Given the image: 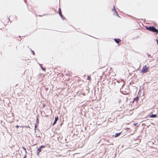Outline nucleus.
Listing matches in <instances>:
<instances>
[{
    "mask_svg": "<svg viewBox=\"0 0 158 158\" xmlns=\"http://www.w3.org/2000/svg\"><path fill=\"white\" fill-rule=\"evenodd\" d=\"M146 28L147 29L152 31L153 32H156V34L158 33V30L156 29L154 27H146Z\"/></svg>",
    "mask_w": 158,
    "mask_h": 158,
    "instance_id": "nucleus-1",
    "label": "nucleus"
},
{
    "mask_svg": "<svg viewBox=\"0 0 158 158\" xmlns=\"http://www.w3.org/2000/svg\"><path fill=\"white\" fill-rule=\"evenodd\" d=\"M148 67H147L146 65L144 66L141 71V72L143 73H145L148 72Z\"/></svg>",
    "mask_w": 158,
    "mask_h": 158,
    "instance_id": "nucleus-2",
    "label": "nucleus"
},
{
    "mask_svg": "<svg viewBox=\"0 0 158 158\" xmlns=\"http://www.w3.org/2000/svg\"><path fill=\"white\" fill-rule=\"evenodd\" d=\"M38 116L39 115H38L37 116H36V123L34 126V130L35 132L36 131V128L38 127L39 124V119H38Z\"/></svg>",
    "mask_w": 158,
    "mask_h": 158,
    "instance_id": "nucleus-3",
    "label": "nucleus"
},
{
    "mask_svg": "<svg viewBox=\"0 0 158 158\" xmlns=\"http://www.w3.org/2000/svg\"><path fill=\"white\" fill-rule=\"evenodd\" d=\"M112 11L114 12L115 15H116L118 16H119V15L115 9L114 6H113V8L112 9Z\"/></svg>",
    "mask_w": 158,
    "mask_h": 158,
    "instance_id": "nucleus-4",
    "label": "nucleus"
},
{
    "mask_svg": "<svg viewBox=\"0 0 158 158\" xmlns=\"http://www.w3.org/2000/svg\"><path fill=\"white\" fill-rule=\"evenodd\" d=\"M58 119L59 117L58 116H56L55 117V120L53 123L52 126H54L56 123V122L58 121Z\"/></svg>",
    "mask_w": 158,
    "mask_h": 158,
    "instance_id": "nucleus-5",
    "label": "nucleus"
},
{
    "mask_svg": "<svg viewBox=\"0 0 158 158\" xmlns=\"http://www.w3.org/2000/svg\"><path fill=\"white\" fill-rule=\"evenodd\" d=\"M41 149L40 148H37L36 153L37 156H39L40 153L41 151Z\"/></svg>",
    "mask_w": 158,
    "mask_h": 158,
    "instance_id": "nucleus-6",
    "label": "nucleus"
},
{
    "mask_svg": "<svg viewBox=\"0 0 158 158\" xmlns=\"http://www.w3.org/2000/svg\"><path fill=\"white\" fill-rule=\"evenodd\" d=\"M149 117L151 118H156L157 117V114H151V115L149 114Z\"/></svg>",
    "mask_w": 158,
    "mask_h": 158,
    "instance_id": "nucleus-7",
    "label": "nucleus"
},
{
    "mask_svg": "<svg viewBox=\"0 0 158 158\" xmlns=\"http://www.w3.org/2000/svg\"><path fill=\"white\" fill-rule=\"evenodd\" d=\"M121 133V132H118V133H116L114 135H112V136L113 137H114L115 138L117 137L120 135Z\"/></svg>",
    "mask_w": 158,
    "mask_h": 158,
    "instance_id": "nucleus-8",
    "label": "nucleus"
},
{
    "mask_svg": "<svg viewBox=\"0 0 158 158\" xmlns=\"http://www.w3.org/2000/svg\"><path fill=\"white\" fill-rule=\"evenodd\" d=\"M58 11L59 15L61 16V17L62 18H63V16L62 14L61 9L60 7L58 9Z\"/></svg>",
    "mask_w": 158,
    "mask_h": 158,
    "instance_id": "nucleus-9",
    "label": "nucleus"
},
{
    "mask_svg": "<svg viewBox=\"0 0 158 158\" xmlns=\"http://www.w3.org/2000/svg\"><path fill=\"white\" fill-rule=\"evenodd\" d=\"M114 40L117 44L119 43L121 41V40L119 39H114Z\"/></svg>",
    "mask_w": 158,
    "mask_h": 158,
    "instance_id": "nucleus-10",
    "label": "nucleus"
},
{
    "mask_svg": "<svg viewBox=\"0 0 158 158\" xmlns=\"http://www.w3.org/2000/svg\"><path fill=\"white\" fill-rule=\"evenodd\" d=\"M131 100V101H130V102H135V101L136 102H137L138 101H139V99H130Z\"/></svg>",
    "mask_w": 158,
    "mask_h": 158,
    "instance_id": "nucleus-11",
    "label": "nucleus"
},
{
    "mask_svg": "<svg viewBox=\"0 0 158 158\" xmlns=\"http://www.w3.org/2000/svg\"><path fill=\"white\" fill-rule=\"evenodd\" d=\"M116 100L119 104L122 102L121 99H116Z\"/></svg>",
    "mask_w": 158,
    "mask_h": 158,
    "instance_id": "nucleus-12",
    "label": "nucleus"
},
{
    "mask_svg": "<svg viewBox=\"0 0 158 158\" xmlns=\"http://www.w3.org/2000/svg\"><path fill=\"white\" fill-rule=\"evenodd\" d=\"M40 67H41V68L42 69V70L44 71H45V68H44L42 67V66H41V64H40Z\"/></svg>",
    "mask_w": 158,
    "mask_h": 158,
    "instance_id": "nucleus-13",
    "label": "nucleus"
},
{
    "mask_svg": "<svg viewBox=\"0 0 158 158\" xmlns=\"http://www.w3.org/2000/svg\"><path fill=\"white\" fill-rule=\"evenodd\" d=\"M45 146L44 145H42L41 146H40L39 148H40L41 149L45 148Z\"/></svg>",
    "mask_w": 158,
    "mask_h": 158,
    "instance_id": "nucleus-14",
    "label": "nucleus"
},
{
    "mask_svg": "<svg viewBox=\"0 0 158 158\" xmlns=\"http://www.w3.org/2000/svg\"><path fill=\"white\" fill-rule=\"evenodd\" d=\"M22 148L24 150V151H26V148H25L24 147V146H23L22 147Z\"/></svg>",
    "mask_w": 158,
    "mask_h": 158,
    "instance_id": "nucleus-15",
    "label": "nucleus"
},
{
    "mask_svg": "<svg viewBox=\"0 0 158 158\" xmlns=\"http://www.w3.org/2000/svg\"><path fill=\"white\" fill-rule=\"evenodd\" d=\"M19 127H21V126H19V125H16V128L17 129H18V128Z\"/></svg>",
    "mask_w": 158,
    "mask_h": 158,
    "instance_id": "nucleus-16",
    "label": "nucleus"
},
{
    "mask_svg": "<svg viewBox=\"0 0 158 158\" xmlns=\"http://www.w3.org/2000/svg\"><path fill=\"white\" fill-rule=\"evenodd\" d=\"M45 106V104L43 103V108H44Z\"/></svg>",
    "mask_w": 158,
    "mask_h": 158,
    "instance_id": "nucleus-17",
    "label": "nucleus"
},
{
    "mask_svg": "<svg viewBox=\"0 0 158 158\" xmlns=\"http://www.w3.org/2000/svg\"><path fill=\"white\" fill-rule=\"evenodd\" d=\"M87 79L88 80H90L91 79V78L89 76H88V77Z\"/></svg>",
    "mask_w": 158,
    "mask_h": 158,
    "instance_id": "nucleus-18",
    "label": "nucleus"
},
{
    "mask_svg": "<svg viewBox=\"0 0 158 158\" xmlns=\"http://www.w3.org/2000/svg\"><path fill=\"white\" fill-rule=\"evenodd\" d=\"M25 151V155H27V151H26H26Z\"/></svg>",
    "mask_w": 158,
    "mask_h": 158,
    "instance_id": "nucleus-19",
    "label": "nucleus"
},
{
    "mask_svg": "<svg viewBox=\"0 0 158 158\" xmlns=\"http://www.w3.org/2000/svg\"><path fill=\"white\" fill-rule=\"evenodd\" d=\"M156 41L157 42V44H158V40H156Z\"/></svg>",
    "mask_w": 158,
    "mask_h": 158,
    "instance_id": "nucleus-20",
    "label": "nucleus"
},
{
    "mask_svg": "<svg viewBox=\"0 0 158 158\" xmlns=\"http://www.w3.org/2000/svg\"><path fill=\"white\" fill-rule=\"evenodd\" d=\"M137 123L134 124V126H136L137 124Z\"/></svg>",
    "mask_w": 158,
    "mask_h": 158,
    "instance_id": "nucleus-21",
    "label": "nucleus"
},
{
    "mask_svg": "<svg viewBox=\"0 0 158 158\" xmlns=\"http://www.w3.org/2000/svg\"><path fill=\"white\" fill-rule=\"evenodd\" d=\"M32 52H33V54H34V55H35V53H34V52L33 51H32Z\"/></svg>",
    "mask_w": 158,
    "mask_h": 158,
    "instance_id": "nucleus-22",
    "label": "nucleus"
},
{
    "mask_svg": "<svg viewBox=\"0 0 158 158\" xmlns=\"http://www.w3.org/2000/svg\"><path fill=\"white\" fill-rule=\"evenodd\" d=\"M138 97H137L135 99H138Z\"/></svg>",
    "mask_w": 158,
    "mask_h": 158,
    "instance_id": "nucleus-23",
    "label": "nucleus"
},
{
    "mask_svg": "<svg viewBox=\"0 0 158 158\" xmlns=\"http://www.w3.org/2000/svg\"><path fill=\"white\" fill-rule=\"evenodd\" d=\"M94 100V99H92V101H93Z\"/></svg>",
    "mask_w": 158,
    "mask_h": 158,
    "instance_id": "nucleus-24",
    "label": "nucleus"
}]
</instances>
